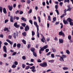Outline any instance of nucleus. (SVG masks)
<instances>
[{
  "label": "nucleus",
  "instance_id": "nucleus-59",
  "mask_svg": "<svg viewBox=\"0 0 73 73\" xmlns=\"http://www.w3.org/2000/svg\"><path fill=\"white\" fill-rule=\"evenodd\" d=\"M50 53H51V52H48L47 54L46 55L47 56H49L50 54Z\"/></svg>",
  "mask_w": 73,
  "mask_h": 73
},
{
  "label": "nucleus",
  "instance_id": "nucleus-47",
  "mask_svg": "<svg viewBox=\"0 0 73 73\" xmlns=\"http://www.w3.org/2000/svg\"><path fill=\"white\" fill-rule=\"evenodd\" d=\"M55 8L56 9H58V5H55Z\"/></svg>",
  "mask_w": 73,
  "mask_h": 73
},
{
  "label": "nucleus",
  "instance_id": "nucleus-40",
  "mask_svg": "<svg viewBox=\"0 0 73 73\" xmlns=\"http://www.w3.org/2000/svg\"><path fill=\"white\" fill-rule=\"evenodd\" d=\"M70 23V25H71V26H73V22L72 21H71L69 22Z\"/></svg>",
  "mask_w": 73,
  "mask_h": 73
},
{
  "label": "nucleus",
  "instance_id": "nucleus-32",
  "mask_svg": "<svg viewBox=\"0 0 73 73\" xmlns=\"http://www.w3.org/2000/svg\"><path fill=\"white\" fill-rule=\"evenodd\" d=\"M69 3V0H64V3Z\"/></svg>",
  "mask_w": 73,
  "mask_h": 73
},
{
  "label": "nucleus",
  "instance_id": "nucleus-34",
  "mask_svg": "<svg viewBox=\"0 0 73 73\" xmlns=\"http://www.w3.org/2000/svg\"><path fill=\"white\" fill-rule=\"evenodd\" d=\"M21 25L23 27H25V25H26V24L25 23H21Z\"/></svg>",
  "mask_w": 73,
  "mask_h": 73
},
{
  "label": "nucleus",
  "instance_id": "nucleus-48",
  "mask_svg": "<svg viewBox=\"0 0 73 73\" xmlns=\"http://www.w3.org/2000/svg\"><path fill=\"white\" fill-rule=\"evenodd\" d=\"M68 38L69 40H70L71 38H72L71 37V36L70 35H69L68 36Z\"/></svg>",
  "mask_w": 73,
  "mask_h": 73
},
{
  "label": "nucleus",
  "instance_id": "nucleus-15",
  "mask_svg": "<svg viewBox=\"0 0 73 73\" xmlns=\"http://www.w3.org/2000/svg\"><path fill=\"white\" fill-rule=\"evenodd\" d=\"M3 30L5 31H9V32H10V31L9 30V29H8V28H5Z\"/></svg>",
  "mask_w": 73,
  "mask_h": 73
},
{
  "label": "nucleus",
  "instance_id": "nucleus-60",
  "mask_svg": "<svg viewBox=\"0 0 73 73\" xmlns=\"http://www.w3.org/2000/svg\"><path fill=\"white\" fill-rule=\"evenodd\" d=\"M23 11H21L19 12V14H20V15H22V14H23Z\"/></svg>",
  "mask_w": 73,
  "mask_h": 73
},
{
  "label": "nucleus",
  "instance_id": "nucleus-9",
  "mask_svg": "<svg viewBox=\"0 0 73 73\" xmlns=\"http://www.w3.org/2000/svg\"><path fill=\"white\" fill-rule=\"evenodd\" d=\"M10 22H11V23H13L14 21L13 19V16H10Z\"/></svg>",
  "mask_w": 73,
  "mask_h": 73
},
{
  "label": "nucleus",
  "instance_id": "nucleus-51",
  "mask_svg": "<svg viewBox=\"0 0 73 73\" xmlns=\"http://www.w3.org/2000/svg\"><path fill=\"white\" fill-rule=\"evenodd\" d=\"M49 49H48V48L46 49V50H45V51L46 52V53H48V52H49Z\"/></svg>",
  "mask_w": 73,
  "mask_h": 73
},
{
  "label": "nucleus",
  "instance_id": "nucleus-44",
  "mask_svg": "<svg viewBox=\"0 0 73 73\" xmlns=\"http://www.w3.org/2000/svg\"><path fill=\"white\" fill-rule=\"evenodd\" d=\"M51 56L52 58H53L54 57V54H51Z\"/></svg>",
  "mask_w": 73,
  "mask_h": 73
},
{
  "label": "nucleus",
  "instance_id": "nucleus-56",
  "mask_svg": "<svg viewBox=\"0 0 73 73\" xmlns=\"http://www.w3.org/2000/svg\"><path fill=\"white\" fill-rule=\"evenodd\" d=\"M31 71L33 72H36V69H33L31 70Z\"/></svg>",
  "mask_w": 73,
  "mask_h": 73
},
{
  "label": "nucleus",
  "instance_id": "nucleus-58",
  "mask_svg": "<svg viewBox=\"0 0 73 73\" xmlns=\"http://www.w3.org/2000/svg\"><path fill=\"white\" fill-rule=\"evenodd\" d=\"M14 64L15 65H17L18 64V62L16 61H15L14 62Z\"/></svg>",
  "mask_w": 73,
  "mask_h": 73
},
{
  "label": "nucleus",
  "instance_id": "nucleus-30",
  "mask_svg": "<svg viewBox=\"0 0 73 73\" xmlns=\"http://www.w3.org/2000/svg\"><path fill=\"white\" fill-rule=\"evenodd\" d=\"M55 11L56 12L58 15H60V14H59V11H58V10H57V9H56L55 10Z\"/></svg>",
  "mask_w": 73,
  "mask_h": 73
},
{
  "label": "nucleus",
  "instance_id": "nucleus-7",
  "mask_svg": "<svg viewBox=\"0 0 73 73\" xmlns=\"http://www.w3.org/2000/svg\"><path fill=\"white\" fill-rule=\"evenodd\" d=\"M6 41H7V42H9L10 44V45H13V42L11 41V40H9V39H7Z\"/></svg>",
  "mask_w": 73,
  "mask_h": 73
},
{
  "label": "nucleus",
  "instance_id": "nucleus-62",
  "mask_svg": "<svg viewBox=\"0 0 73 73\" xmlns=\"http://www.w3.org/2000/svg\"><path fill=\"white\" fill-rule=\"evenodd\" d=\"M4 44L6 46L8 45V43L7 42H5L4 43Z\"/></svg>",
  "mask_w": 73,
  "mask_h": 73
},
{
  "label": "nucleus",
  "instance_id": "nucleus-10",
  "mask_svg": "<svg viewBox=\"0 0 73 73\" xmlns=\"http://www.w3.org/2000/svg\"><path fill=\"white\" fill-rule=\"evenodd\" d=\"M8 7L9 11H12V9H13V7H12V6H10V5H9L8 6Z\"/></svg>",
  "mask_w": 73,
  "mask_h": 73
},
{
  "label": "nucleus",
  "instance_id": "nucleus-26",
  "mask_svg": "<svg viewBox=\"0 0 73 73\" xmlns=\"http://www.w3.org/2000/svg\"><path fill=\"white\" fill-rule=\"evenodd\" d=\"M22 42L24 44H26V41L24 40V39H23L22 40Z\"/></svg>",
  "mask_w": 73,
  "mask_h": 73
},
{
  "label": "nucleus",
  "instance_id": "nucleus-36",
  "mask_svg": "<svg viewBox=\"0 0 73 73\" xmlns=\"http://www.w3.org/2000/svg\"><path fill=\"white\" fill-rule=\"evenodd\" d=\"M61 57H62L63 58H66V55H62Z\"/></svg>",
  "mask_w": 73,
  "mask_h": 73
},
{
  "label": "nucleus",
  "instance_id": "nucleus-46",
  "mask_svg": "<svg viewBox=\"0 0 73 73\" xmlns=\"http://www.w3.org/2000/svg\"><path fill=\"white\" fill-rule=\"evenodd\" d=\"M64 13H65V14H64V15H66V11H67V10H66V9H65V10H64Z\"/></svg>",
  "mask_w": 73,
  "mask_h": 73
},
{
  "label": "nucleus",
  "instance_id": "nucleus-13",
  "mask_svg": "<svg viewBox=\"0 0 73 73\" xmlns=\"http://www.w3.org/2000/svg\"><path fill=\"white\" fill-rule=\"evenodd\" d=\"M59 42L61 44H62L64 42V40L62 39H59Z\"/></svg>",
  "mask_w": 73,
  "mask_h": 73
},
{
  "label": "nucleus",
  "instance_id": "nucleus-11",
  "mask_svg": "<svg viewBox=\"0 0 73 73\" xmlns=\"http://www.w3.org/2000/svg\"><path fill=\"white\" fill-rule=\"evenodd\" d=\"M3 48L4 49V51L5 53H7V48H6V46H4L3 47Z\"/></svg>",
  "mask_w": 73,
  "mask_h": 73
},
{
  "label": "nucleus",
  "instance_id": "nucleus-22",
  "mask_svg": "<svg viewBox=\"0 0 73 73\" xmlns=\"http://www.w3.org/2000/svg\"><path fill=\"white\" fill-rule=\"evenodd\" d=\"M38 19L39 23H41V19L40 18V17L39 16L38 17Z\"/></svg>",
  "mask_w": 73,
  "mask_h": 73
},
{
  "label": "nucleus",
  "instance_id": "nucleus-61",
  "mask_svg": "<svg viewBox=\"0 0 73 73\" xmlns=\"http://www.w3.org/2000/svg\"><path fill=\"white\" fill-rule=\"evenodd\" d=\"M53 20H54V21H56V17H54V18H53Z\"/></svg>",
  "mask_w": 73,
  "mask_h": 73
},
{
  "label": "nucleus",
  "instance_id": "nucleus-35",
  "mask_svg": "<svg viewBox=\"0 0 73 73\" xmlns=\"http://www.w3.org/2000/svg\"><path fill=\"white\" fill-rule=\"evenodd\" d=\"M32 36H35V32L34 31H32Z\"/></svg>",
  "mask_w": 73,
  "mask_h": 73
},
{
  "label": "nucleus",
  "instance_id": "nucleus-43",
  "mask_svg": "<svg viewBox=\"0 0 73 73\" xmlns=\"http://www.w3.org/2000/svg\"><path fill=\"white\" fill-rule=\"evenodd\" d=\"M31 2V0H28L27 1V3L28 4H30Z\"/></svg>",
  "mask_w": 73,
  "mask_h": 73
},
{
  "label": "nucleus",
  "instance_id": "nucleus-17",
  "mask_svg": "<svg viewBox=\"0 0 73 73\" xmlns=\"http://www.w3.org/2000/svg\"><path fill=\"white\" fill-rule=\"evenodd\" d=\"M30 50L32 52H34V51L35 50V49L33 47H32L31 48Z\"/></svg>",
  "mask_w": 73,
  "mask_h": 73
},
{
  "label": "nucleus",
  "instance_id": "nucleus-23",
  "mask_svg": "<svg viewBox=\"0 0 73 73\" xmlns=\"http://www.w3.org/2000/svg\"><path fill=\"white\" fill-rule=\"evenodd\" d=\"M11 68H16V65L15 64H13L11 66Z\"/></svg>",
  "mask_w": 73,
  "mask_h": 73
},
{
  "label": "nucleus",
  "instance_id": "nucleus-37",
  "mask_svg": "<svg viewBox=\"0 0 73 73\" xmlns=\"http://www.w3.org/2000/svg\"><path fill=\"white\" fill-rule=\"evenodd\" d=\"M3 11V7H0V12L1 13H2Z\"/></svg>",
  "mask_w": 73,
  "mask_h": 73
},
{
  "label": "nucleus",
  "instance_id": "nucleus-3",
  "mask_svg": "<svg viewBox=\"0 0 73 73\" xmlns=\"http://www.w3.org/2000/svg\"><path fill=\"white\" fill-rule=\"evenodd\" d=\"M58 35L59 36H62L63 37H65V34L62 31L59 32Z\"/></svg>",
  "mask_w": 73,
  "mask_h": 73
},
{
  "label": "nucleus",
  "instance_id": "nucleus-52",
  "mask_svg": "<svg viewBox=\"0 0 73 73\" xmlns=\"http://www.w3.org/2000/svg\"><path fill=\"white\" fill-rule=\"evenodd\" d=\"M31 44H28L27 47L28 49H29V48L30 47H31Z\"/></svg>",
  "mask_w": 73,
  "mask_h": 73
},
{
  "label": "nucleus",
  "instance_id": "nucleus-28",
  "mask_svg": "<svg viewBox=\"0 0 73 73\" xmlns=\"http://www.w3.org/2000/svg\"><path fill=\"white\" fill-rule=\"evenodd\" d=\"M14 38H16V34L15 33H14Z\"/></svg>",
  "mask_w": 73,
  "mask_h": 73
},
{
  "label": "nucleus",
  "instance_id": "nucleus-50",
  "mask_svg": "<svg viewBox=\"0 0 73 73\" xmlns=\"http://www.w3.org/2000/svg\"><path fill=\"white\" fill-rule=\"evenodd\" d=\"M22 68H25V64H22Z\"/></svg>",
  "mask_w": 73,
  "mask_h": 73
},
{
  "label": "nucleus",
  "instance_id": "nucleus-25",
  "mask_svg": "<svg viewBox=\"0 0 73 73\" xmlns=\"http://www.w3.org/2000/svg\"><path fill=\"white\" fill-rule=\"evenodd\" d=\"M22 35L23 36H27V34H26V32H24L23 33Z\"/></svg>",
  "mask_w": 73,
  "mask_h": 73
},
{
  "label": "nucleus",
  "instance_id": "nucleus-53",
  "mask_svg": "<svg viewBox=\"0 0 73 73\" xmlns=\"http://www.w3.org/2000/svg\"><path fill=\"white\" fill-rule=\"evenodd\" d=\"M48 62H52V63L53 62H54V60H49L48 61Z\"/></svg>",
  "mask_w": 73,
  "mask_h": 73
},
{
  "label": "nucleus",
  "instance_id": "nucleus-5",
  "mask_svg": "<svg viewBox=\"0 0 73 73\" xmlns=\"http://www.w3.org/2000/svg\"><path fill=\"white\" fill-rule=\"evenodd\" d=\"M25 32L28 31L29 30V26L28 25H26L25 27Z\"/></svg>",
  "mask_w": 73,
  "mask_h": 73
},
{
  "label": "nucleus",
  "instance_id": "nucleus-6",
  "mask_svg": "<svg viewBox=\"0 0 73 73\" xmlns=\"http://www.w3.org/2000/svg\"><path fill=\"white\" fill-rule=\"evenodd\" d=\"M34 25H35L37 29H39L38 28L39 27V26L37 25V22H36L35 21L34 22Z\"/></svg>",
  "mask_w": 73,
  "mask_h": 73
},
{
  "label": "nucleus",
  "instance_id": "nucleus-55",
  "mask_svg": "<svg viewBox=\"0 0 73 73\" xmlns=\"http://www.w3.org/2000/svg\"><path fill=\"white\" fill-rule=\"evenodd\" d=\"M63 58L61 56H60V58L59 59V60L60 61H62V58Z\"/></svg>",
  "mask_w": 73,
  "mask_h": 73
},
{
  "label": "nucleus",
  "instance_id": "nucleus-64",
  "mask_svg": "<svg viewBox=\"0 0 73 73\" xmlns=\"http://www.w3.org/2000/svg\"><path fill=\"white\" fill-rule=\"evenodd\" d=\"M13 46L14 47V48H15L16 46V43H15L13 45Z\"/></svg>",
  "mask_w": 73,
  "mask_h": 73
},
{
  "label": "nucleus",
  "instance_id": "nucleus-45",
  "mask_svg": "<svg viewBox=\"0 0 73 73\" xmlns=\"http://www.w3.org/2000/svg\"><path fill=\"white\" fill-rule=\"evenodd\" d=\"M16 53H17V52H13V53L12 56H15V54H16Z\"/></svg>",
  "mask_w": 73,
  "mask_h": 73
},
{
  "label": "nucleus",
  "instance_id": "nucleus-57",
  "mask_svg": "<svg viewBox=\"0 0 73 73\" xmlns=\"http://www.w3.org/2000/svg\"><path fill=\"white\" fill-rule=\"evenodd\" d=\"M63 4V3L62 2H60L59 3V5L61 7L62 5Z\"/></svg>",
  "mask_w": 73,
  "mask_h": 73
},
{
  "label": "nucleus",
  "instance_id": "nucleus-39",
  "mask_svg": "<svg viewBox=\"0 0 73 73\" xmlns=\"http://www.w3.org/2000/svg\"><path fill=\"white\" fill-rule=\"evenodd\" d=\"M63 70H68V69H69V68L66 67H64L63 68Z\"/></svg>",
  "mask_w": 73,
  "mask_h": 73
},
{
  "label": "nucleus",
  "instance_id": "nucleus-63",
  "mask_svg": "<svg viewBox=\"0 0 73 73\" xmlns=\"http://www.w3.org/2000/svg\"><path fill=\"white\" fill-rule=\"evenodd\" d=\"M42 61L40 59H38V62H41Z\"/></svg>",
  "mask_w": 73,
  "mask_h": 73
},
{
  "label": "nucleus",
  "instance_id": "nucleus-24",
  "mask_svg": "<svg viewBox=\"0 0 73 73\" xmlns=\"http://www.w3.org/2000/svg\"><path fill=\"white\" fill-rule=\"evenodd\" d=\"M30 68V66H27L25 68V69L26 70H28V69H29V68Z\"/></svg>",
  "mask_w": 73,
  "mask_h": 73
},
{
  "label": "nucleus",
  "instance_id": "nucleus-20",
  "mask_svg": "<svg viewBox=\"0 0 73 73\" xmlns=\"http://www.w3.org/2000/svg\"><path fill=\"white\" fill-rule=\"evenodd\" d=\"M45 40V39L44 37H43L41 39V41L42 42H44V40Z\"/></svg>",
  "mask_w": 73,
  "mask_h": 73
},
{
  "label": "nucleus",
  "instance_id": "nucleus-49",
  "mask_svg": "<svg viewBox=\"0 0 73 73\" xmlns=\"http://www.w3.org/2000/svg\"><path fill=\"white\" fill-rule=\"evenodd\" d=\"M60 24L61 25L60 27V29H62V28H63V25H62V24L61 23Z\"/></svg>",
  "mask_w": 73,
  "mask_h": 73
},
{
  "label": "nucleus",
  "instance_id": "nucleus-27",
  "mask_svg": "<svg viewBox=\"0 0 73 73\" xmlns=\"http://www.w3.org/2000/svg\"><path fill=\"white\" fill-rule=\"evenodd\" d=\"M52 50H53V52H56V50L54 48L52 47Z\"/></svg>",
  "mask_w": 73,
  "mask_h": 73
},
{
  "label": "nucleus",
  "instance_id": "nucleus-16",
  "mask_svg": "<svg viewBox=\"0 0 73 73\" xmlns=\"http://www.w3.org/2000/svg\"><path fill=\"white\" fill-rule=\"evenodd\" d=\"M3 12L5 14H6L7 12V10H6V9L5 8H4L3 9Z\"/></svg>",
  "mask_w": 73,
  "mask_h": 73
},
{
  "label": "nucleus",
  "instance_id": "nucleus-33",
  "mask_svg": "<svg viewBox=\"0 0 73 73\" xmlns=\"http://www.w3.org/2000/svg\"><path fill=\"white\" fill-rule=\"evenodd\" d=\"M66 53L68 54H70V51L68 50H66Z\"/></svg>",
  "mask_w": 73,
  "mask_h": 73
},
{
  "label": "nucleus",
  "instance_id": "nucleus-54",
  "mask_svg": "<svg viewBox=\"0 0 73 73\" xmlns=\"http://www.w3.org/2000/svg\"><path fill=\"white\" fill-rule=\"evenodd\" d=\"M22 58L23 60H26V58H25V56H22Z\"/></svg>",
  "mask_w": 73,
  "mask_h": 73
},
{
  "label": "nucleus",
  "instance_id": "nucleus-31",
  "mask_svg": "<svg viewBox=\"0 0 73 73\" xmlns=\"http://www.w3.org/2000/svg\"><path fill=\"white\" fill-rule=\"evenodd\" d=\"M30 69H35V67L34 66H33L32 67H30Z\"/></svg>",
  "mask_w": 73,
  "mask_h": 73
},
{
  "label": "nucleus",
  "instance_id": "nucleus-41",
  "mask_svg": "<svg viewBox=\"0 0 73 73\" xmlns=\"http://www.w3.org/2000/svg\"><path fill=\"white\" fill-rule=\"evenodd\" d=\"M48 20L49 21H51V19H50V15H48Z\"/></svg>",
  "mask_w": 73,
  "mask_h": 73
},
{
  "label": "nucleus",
  "instance_id": "nucleus-18",
  "mask_svg": "<svg viewBox=\"0 0 73 73\" xmlns=\"http://www.w3.org/2000/svg\"><path fill=\"white\" fill-rule=\"evenodd\" d=\"M21 19H22V20L24 21H27V19L23 17H22Z\"/></svg>",
  "mask_w": 73,
  "mask_h": 73
},
{
  "label": "nucleus",
  "instance_id": "nucleus-38",
  "mask_svg": "<svg viewBox=\"0 0 73 73\" xmlns=\"http://www.w3.org/2000/svg\"><path fill=\"white\" fill-rule=\"evenodd\" d=\"M32 12V9H30L29 10V11H28V14H30V13H31Z\"/></svg>",
  "mask_w": 73,
  "mask_h": 73
},
{
  "label": "nucleus",
  "instance_id": "nucleus-29",
  "mask_svg": "<svg viewBox=\"0 0 73 73\" xmlns=\"http://www.w3.org/2000/svg\"><path fill=\"white\" fill-rule=\"evenodd\" d=\"M29 21L30 23V24H31V25H32V24H33V21H32V20H30Z\"/></svg>",
  "mask_w": 73,
  "mask_h": 73
},
{
  "label": "nucleus",
  "instance_id": "nucleus-14",
  "mask_svg": "<svg viewBox=\"0 0 73 73\" xmlns=\"http://www.w3.org/2000/svg\"><path fill=\"white\" fill-rule=\"evenodd\" d=\"M63 22L64 24L66 25V24H68V22L67 21H66L65 20H63Z\"/></svg>",
  "mask_w": 73,
  "mask_h": 73
},
{
  "label": "nucleus",
  "instance_id": "nucleus-8",
  "mask_svg": "<svg viewBox=\"0 0 73 73\" xmlns=\"http://www.w3.org/2000/svg\"><path fill=\"white\" fill-rule=\"evenodd\" d=\"M66 21H68V22H69L70 23V22H71L72 21H73V20L72 19L70 18L69 17L66 19Z\"/></svg>",
  "mask_w": 73,
  "mask_h": 73
},
{
  "label": "nucleus",
  "instance_id": "nucleus-42",
  "mask_svg": "<svg viewBox=\"0 0 73 73\" xmlns=\"http://www.w3.org/2000/svg\"><path fill=\"white\" fill-rule=\"evenodd\" d=\"M66 14H63L62 15L60 16V17L61 18H62V17H64L65 16H66Z\"/></svg>",
  "mask_w": 73,
  "mask_h": 73
},
{
  "label": "nucleus",
  "instance_id": "nucleus-4",
  "mask_svg": "<svg viewBox=\"0 0 73 73\" xmlns=\"http://www.w3.org/2000/svg\"><path fill=\"white\" fill-rule=\"evenodd\" d=\"M14 27H15V28H20V25H17V23L15 22L14 23Z\"/></svg>",
  "mask_w": 73,
  "mask_h": 73
},
{
  "label": "nucleus",
  "instance_id": "nucleus-21",
  "mask_svg": "<svg viewBox=\"0 0 73 73\" xmlns=\"http://www.w3.org/2000/svg\"><path fill=\"white\" fill-rule=\"evenodd\" d=\"M17 48H20L21 47V44L20 43H18L17 44Z\"/></svg>",
  "mask_w": 73,
  "mask_h": 73
},
{
  "label": "nucleus",
  "instance_id": "nucleus-12",
  "mask_svg": "<svg viewBox=\"0 0 73 73\" xmlns=\"http://www.w3.org/2000/svg\"><path fill=\"white\" fill-rule=\"evenodd\" d=\"M38 31H39V29H37V36L38 38L40 37V34H39V33H38Z\"/></svg>",
  "mask_w": 73,
  "mask_h": 73
},
{
  "label": "nucleus",
  "instance_id": "nucleus-19",
  "mask_svg": "<svg viewBox=\"0 0 73 73\" xmlns=\"http://www.w3.org/2000/svg\"><path fill=\"white\" fill-rule=\"evenodd\" d=\"M33 55L35 57H37V54H36V52H33Z\"/></svg>",
  "mask_w": 73,
  "mask_h": 73
},
{
  "label": "nucleus",
  "instance_id": "nucleus-1",
  "mask_svg": "<svg viewBox=\"0 0 73 73\" xmlns=\"http://www.w3.org/2000/svg\"><path fill=\"white\" fill-rule=\"evenodd\" d=\"M48 48V45H46L42 47H40V49L39 50V54H41L42 53V52H41V51H44L45 49H46V48Z\"/></svg>",
  "mask_w": 73,
  "mask_h": 73
},
{
  "label": "nucleus",
  "instance_id": "nucleus-2",
  "mask_svg": "<svg viewBox=\"0 0 73 73\" xmlns=\"http://www.w3.org/2000/svg\"><path fill=\"white\" fill-rule=\"evenodd\" d=\"M39 65L43 67V68H45L48 66V65L47 64V63L46 62H44L42 63H41L39 64Z\"/></svg>",
  "mask_w": 73,
  "mask_h": 73
}]
</instances>
